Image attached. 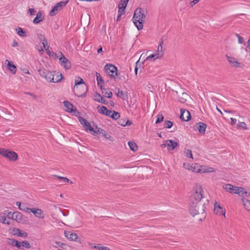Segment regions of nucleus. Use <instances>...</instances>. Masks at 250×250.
<instances>
[{
  "label": "nucleus",
  "instance_id": "obj_1",
  "mask_svg": "<svg viewBox=\"0 0 250 250\" xmlns=\"http://www.w3.org/2000/svg\"><path fill=\"white\" fill-rule=\"evenodd\" d=\"M208 200L189 201V211L193 216H197L200 221H202L206 216L205 209Z\"/></svg>",
  "mask_w": 250,
  "mask_h": 250
},
{
  "label": "nucleus",
  "instance_id": "obj_2",
  "mask_svg": "<svg viewBox=\"0 0 250 250\" xmlns=\"http://www.w3.org/2000/svg\"><path fill=\"white\" fill-rule=\"evenodd\" d=\"M146 17V12L142 8H137L135 10L132 20L138 30L143 29V22H145Z\"/></svg>",
  "mask_w": 250,
  "mask_h": 250
},
{
  "label": "nucleus",
  "instance_id": "obj_3",
  "mask_svg": "<svg viewBox=\"0 0 250 250\" xmlns=\"http://www.w3.org/2000/svg\"><path fill=\"white\" fill-rule=\"evenodd\" d=\"M208 200L204 197V191L202 186L198 184H196L191 190V195L189 201L195 200Z\"/></svg>",
  "mask_w": 250,
  "mask_h": 250
},
{
  "label": "nucleus",
  "instance_id": "obj_4",
  "mask_svg": "<svg viewBox=\"0 0 250 250\" xmlns=\"http://www.w3.org/2000/svg\"><path fill=\"white\" fill-rule=\"evenodd\" d=\"M74 91L75 94L78 97H82L86 92V86L83 80L80 77H77L75 80Z\"/></svg>",
  "mask_w": 250,
  "mask_h": 250
},
{
  "label": "nucleus",
  "instance_id": "obj_5",
  "mask_svg": "<svg viewBox=\"0 0 250 250\" xmlns=\"http://www.w3.org/2000/svg\"><path fill=\"white\" fill-rule=\"evenodd\" d=\"M223 188L227 192L237 194L242 197L247 194V191L243 192L244 189L243 188L234 186L231 184H226L223 186Z\"/></svg>",
  "mask_w": 250,
  "mask_h": 250
},
{
  "label": "nucleus",
  "instance_id": "obj_6",
  "mask_svg": "<svg viewBox=\"0 0 250 250\" xmlns=\"http://www.w3.org/2000/svg\"><path fill=\"white\" fill-rule=\"evenodd\" d=\"M0 154L10 161H15L18 159V154L12 151L4 148H0Z\"/></svg>",
  "mask_w": 250,
  "mask_h": 250
},
{
  "label": "nucleus",
  "instance_id": "obj_7",
  "mask_svg": "<svg viewBox=\"0 0 250 250\" xmlns=\"http://www.w3.org/2000/svg\"><path fill=\"white\" fill-rule=\"evenodd\" d=\"M104 70L111 78L116 79L118 75L117 68L112 64H106L104 66Z\"/></svg>",
  "mask_w": 250,
  "mask_h": 250
},
{
  "label": "nucleus",
  "instance_id": "obj_8",
  "mask_svg": "<svg viewBox=\"0 0 250 250\" xmlns=\"http://www.w3.org/2000/svg\"><path fill=\"white\" fill-rule=\"evenodd\" d=\"M178 145V143L172 140H167L163 142V144L161 145L162 148H165L167 146L168 150H173Z\"/></svg>",
  "mask_w": 250,
  "mask_h": 250
},
{
  "label": "nucleus",
  "instance_id": "obj_9",
  "mask_svg": "<svg viewBox=\"0 0 250 250\" xmlns=\"http://www.w3.org/2000/svg\"><path fill=\"white\" fill-rule=\"evenodd\" d=\"M79 121L80 122V123L83 126V127H84L86 131H94V128L91 126L90 123L84 118L82 117H79Z\"/></svg>",
  "mask_w": 250,
  "mask_h": 250
},
{
  "label": "nucleus",
  "instance_id": "obj_10",
  "mask_svg": "<svg viewBox=\"0 0 250 250\" xmlns=\"http://www.w3.org/2000/svg\"><path fill=\"white\" fill-rule=\"evenodd\" d=\"M59 61L61 65L63 66L66 69H69L71 68V64L70 62L64 56H62V57H60Z\"/></svg>",
  "mask_w": 250,
  "mask_h": 250
},
{
  "label": "nucleus",
  "instance_id": "obj_11",
  "mask_svg": "<svg viewBox=\"0 0 250 250\" xmlns=\"http://www.w3.org/2000/svg\"><path fill=\"white\" fill-rule=\"evenodd\" d=\"M180 118L184 121H188L191 119V115L189 112L186 109H181Z\"/></svg>",
  "mask_w": 250,
  "mask_h": 250
},
{
  "label": "nucleus",
  "instance_id": "obj_12",
  "mask_svg": "<svg viewBox=\"0 0 250 250\" xmlns=\"http://www.w3.org/2000/svg\"><path fill=\"white\" fill-rule=\"evenodd\" d=\"M214 211L217 214L224 215L225 217V209L217 202L214 203Z\"/></svg>",
  "mask_w": 250,
  "mask_h": 250
},
{
  "label": "nucleus",
  "instance_id": "obj_13",
  "mask_svg": "<svg viewBox=\"0 0 250 250\" xmlns=\"http://www.w3.org/2000/svg\"><path fill=\"white\" fill-rule=\"evenodd\" d=\"M163 42V40L161 39L158 47L157 53H156L157 57L154 59V61H155L156 59H161L164 56V52L162 49V44Z\"/></svg>",
  "mask_w": 250,
  "mask_h": 250
},
{
  "label": "nucleus",
  "instance_id": "obj_14",
  "mask_svg": "<svg viewBox=\"0 0 250 250\" xmlns=\"http://www.w3.org/2000/svg\"><path fill=\"white\" fill-rule=\"evenodd\" d=\"M129 0H121L119 5L118 13L124 14L127 3Z\"/></svg>",
  "mask_w": 250,
  "mask_h": 250
},
{
  "label": "nucleus",
  "instance_id": "obj_15",
  "mask_svg": "<svg viewBox=\"0 0 250 250\" xmlns=\"http://www.w3.org/2000/svg\"><path fill=\"white\" fill-rule=\"evenodd\" d=\"M207 125L202 122L197 123L195 125L196 129L199 131L201 134H204L205 133L206 129L207 128Z\"/></svg>",
  "mask_w": 250,
  "mask_h": 250
},
{
  "label": "nucleus",
  "instance_id": "obj_16",
  "mask_svg": "<svg viewBox=\"0 0 250 250\" xmlns=\"http://www.w3.org/2000/svg\"><path fill=\"white\" fill-rule=\"evenodd\" d=\"M226 57L231 67H239L240 63L236 61V59L233 57H229L228 55H226Z\"/></svg>",
  "mask_w": 250,
  "mask_h": 250
},
{
  "label": "nucleus",
  "instance_id": "obj_17",
  "mask_svg": "<svg viewBox=\"0 0 250 250\" xmlns=\"http://www.w3.org/2000/svg\"><path fill=\"white\" fill-rule=\"evenodd\" d=\"M30 212H32L37 217L41 218L44 217L43 211L41 209L31 208Z\"/></svg>",
  "mask_w": 250,
  "mask_h": 250
},
{
  "label": "nucleus",
  "instance_id": "obj_18",
  "mask_svg": "<svg viewBox=\"0 0 250 250\" xmlns=\"http://www.w3.org/2000/svg\"><path fill=\"white\" fill-rule=\"evenodd\" d=\"M63 105L66 107V110L67 112L72 113L75 112L77 110L76 108H73V104L67 101L63 102Z\"/></svg>",
  "mask_w": 250,
  "mask_h": 250
},
{
  "label": "nucleus",
  "instance_id": "obj_19",
  "mask_svg": "<svg viewBox=\"0 0 250 250\" xmlns=\"http://www.w3.org/2000/svg\"><path fill=\"white\" fill-rule=\"evenodd\" d=\"M97 129H98L97 131H95L94 130V131H93L95 133L98 134H101L103 136H104V138H105L107 139H108L110 141L112 140V137H111L109 135L106 134V131L104 130L102 128H98Z\"/></svg>",
  "mask_w": 250,
  "mask_h": 250
},
{
  "label": "nucleus",
  "instance_id": "obj_20",
  "mask_svg": "<svg viewBox=\"0 0 250 250\" xmlns=\"http://www.w3.org/2000/svg\"><path fill=\"white\" fill-rule=\"evenodd\" d=\"M65 236L70 240L76 241L78 236L76 233H72L71 231H65Z\"/></svg>",
  "mask_w": 250,
  "mask_h": 250
},
{
  "label": "nucleus",
  "instance_id": "obj_21",
  "mask_svg": "<svg viewBox=\"0 0 250 250\" xmlns=\"http://www.w3.org/2000/svg\"><path fill=\"white\" fill-rule=\"evenodd\" d=\"M43 19L44 16L42 15V11H40L37 13L36 17L33 20V22L35 24H37L43 21Z\"/></svg>",
  "mask_w": 250,
  "mask_h": 250
},
{
  "label": "nucleus",
  "instance_id": "obj_22",
  "mask_svg": "<svg viewBox=\"0 0 250 250\" xmlns=\"http://www.w3.org/2000/svg\"><path fill=\"white\" fill-rule=\"evenodd\" d=\"M96 75L98 85L100 86L101 89L103 90L104 84V81L100 75V73L96 72Z\"/></svg>",
  "mask_w": 250,
  "mask_h": 250
},
{
  "label": "nucleus",
  "instance_id": "obj_23",
  "mask_svg": "<svg viewBox=\"0 0 250 250\" xmlns=\"http://www.w3.org/2000/svg\"><path fill=\"white\" fill-rule=\"evenodd\" d=\"M14 232H15L14 234L18 236L22 237L25 238L27 236L28 234L26 232L21 230L20 229L14 228L13 229Z\"/></svg>",
  "mask_w": 250,
  "mask_h": 250
},
{
  "label": "nucleus",
  "instance_id": "obj_24",
  "mask_svg": "<svg viewBox=\"0 0 250 250\" xmlns=\"http://www.w3.org/2000/svg\"><path fill=\"white\" fill-rule=\"evenodd\" d=\"M5 64H7L8 69L11 71L13 74H15L17 71V68L11 62L6 60L5 61Z\"/></svg>",
  "mask_w": 250,
  "mask_h": 250
},
{
  "label": "nucleus",
  "instance_id": "obj_25",
  "mask_svg": "<svg viewBox=\"0 0 250 250\" xmlns=\"http://www.w3.org/2000/svg\"><path fill=\"white\" fill-rule=\"evenodd\" d=\"M95 100L106 105L108 104L107 101L103 98L99 93H97L95 95Z\"/></svg>",
  "mask_w": 250,
  "mask_h": 250
},
{
  "label": "nucleus",
  "instance_id": "obj_26",
  "mask_svg": "<svg viewBox=\"0 0 250 250\" xmlns=\"http://www.w3.org/2000/svg\"><path fill=\"white\" fill-rule=\"evenodd\" d=\"M188 95L185 92H183L180 95L178 96L179 101L182 103H185L188 98Z\"/></svg>",
  "mask_w": 250,
  "mask_h": 250
},
{
  "label": "nucleus",
  "instance_id": "obj_27",
  "mask_svg": "<svg viewBox=\"0 0 250 250\" xmlns=\"http://www.w3.org/2000/svg\"><path fill=\"white\" fill-rule=\"evenodd\" d=\"M45 75L46 76L44 78L47 81L51 82H53L54 75H53L50 71H48V73H47Z\"/></svg>",
  "mask_w": 250,
  "mask_h": 250
},
{
  "label": "nucleus",
  "instance_id": "obj_28",
  "mask_svg": "<svg viewBox=\"0 0 250 250\" xmlns=\"http://www.w3.org/2000/svg\"><path fill=\"white\" fill-rule=\"evenodd\" d=\"M128 146L130 148V149L133 151H136L138 149V146L136 144L132 141H130L128 142Z\"/></svg>",
  "mask_w": 250,
  "mask_h": 250
},
{
  "label": "nucleus",
  "instance_id": "obj_29",
  "mask_svg": "<svg viewBox=\"0 0 250 250\" xmlns=\"http://www.w3.org/2000/svg\"><path fill=\"white\" fill-rule=\"evenodd\" d=\"M98 111L103 115H105L106 111L107 110V108L104 106L98 105L97 107Z\"/></svg>",
  "mask_w": 250,
  "mask_h": 250
},
{
  "label": "nucleus",
  "instance_id": "obj_30",
  "mask_svg": "<svg viewBox=\"0 0 250 250\" xmlns=\"http://www.w3.org/2000/svg\"><path fill=\"white\" fill-rule=\"evenodd\" d=\"M17 34L21 37H25L26 36V32L21 27H18L16 28Z\"/></svg>",
  "mask_w": 250,
  "mask_h": 250
},
{
  "label": "nucleus",
  "instance_id": "obj_31",
  "mask_svg": "<svg viewBox=\"0 0 250 250\" xmlns=\"http://www.w3.org/2000/svg\"><path fill=\"white\" fill-rule=\"evenodd\" d=\"M102 93L104 94V96L106 97L107 98H111L112 97V93L111 91H109V92L106 91V89L103 88L102 90Z\"/></svg>",
  "mask_w": 250,
  "mask_h": 250
},
{
  "label": "nucleus",
  "instance_id": "obj_32",
  "mask_svg": "<svg viewBox=\"0 0 250 250\" xmlns=\"http://www.w3.org/2000/svg\"><path fill=\"white\" fill-rule=\"evenodd\" d=\"M59 10H60L59 8L58 7V6L55 5L53 7L52 9L51 10V11L50 12V15L51 16H55Z\"/></svg>",
  "mask_w": 250,
  "mask_h": 250
},
{
  "label": "nucleus",
  "instance_id": "obj_33",
  "mask_svg": "<svg viewBox=\"0 0 250 250\" xmlns=\"http://www.w3.org/2000/svg\"><path fill=\"white\" fill-rule=\"evenodd\" d=\"M120 117V114L118 112L115 111L114 110L112 111V114L111 117V118L112 119L116 120L119 119Z\"/></svg>",
  "mask_w": 250,
  "mask_h": 250
},
{
  "label": "nucleus",
  "instance_id": "obj_34",
  "mask_svg": "<svg viewBox=\"0 0 250 250\" xmlns=\"http://www.w3.org/2000/svg\"><path fill=\"white\" fill-rule=\"evenodd\" d=\"M68 2V0L66 1H62L57 3L56 5L59 8L60 10L62 9L63 7L65 6L66 4Z\"/></svg>",
  "mask_w": 250,
  "mask_h": 250
},
{
  "label": "nucleus",
  "instance_id": "obj_35",
  "mask_svg": "<svg viewBox=\"0 0 250 250\" xmlns=\"http://www.w3.org/2000/svg\"><path fill=\"white\" fill-rule=\"evenodd\" d=\"M201 168H199L197 169L196 172L198 173H204V172H208L211 171L210 169H212V168H205V167L203 168L202 167H201Z\"/></svg>",
  "mask_w": 250,
  "mask_h": 250
},
{
  "label": "nucleus",
  "instance_id": "obj_36",
  "mask_svg": "<svg viewBox=\"0 0 250 250\" xmlns=\"http://www.w3.org/2000/svg\"><path fill=\"white\" fill-rule=\"evenodd\" d=\"M62 78V75L61 73H57L56 78L54 77L53 83L59 82L61 81Z\"/></svg>",
  "mask_w": 250,
  "mask_h": 250
},
{
  "label": "nucleus",
  "instance_id": "obj_37",
  "mask_svg": "<svg viewBox=\"0 0 250 250\" xmlns=\"http://www.w3.org/2000/svg\"><path fill=\"white\" fill-rule=\"evenodd\" d=\"M42 43L43 46V48H44V50L46 51L47 54H48L49 56H50L51 52L49 50V46L47 44V42L45 41V42H42Z\"/></svg>",
  "mask_w": 250,
  "mask_h": 250
},
{
  "label": "nucleus",
  "instance_id": "obj_38",
  "mask_svg": "<svg viewBox=\"0 0 250 250\" xmlns=\"http://www.w3.org/2000/svg\"><path fill=\"white\" fill-rule=\"evenodd\" d=\"M48 70L45 69L44 68H40L38 70V72L39 74L42 77H45L46 76V74L48 73Z\"/></svg>",
  "mask_w": 250,
  "mask_h": 250
},
{
  "label": "nucleus",
  "instance_id": "obj_39",
  "mask_svg": "<svg viewBox=\"0 0 250 250\" xmlns=\"http://www.w3.org/2000/svg\"><path fill=\"white\" fill-rule=\"evenodd\" d=\"M21 249H23V248L29 249L31 247V245L27 241H23L21 242Z\"/></svg>",
  "mask_w": 250,
  "mask_h": 250
},
{
  "label": "nucleus",
  "instance_id": "obj_40",
  "mask_svg": "<svg viewBox=\"0 0 250 250\" xmlns=\"http://www.w3.org/2000/svg\"><path fill=\"white\" fill-rule=\"evenodd\" d=\"M184 153L187 157L193 159L192 152L190 150L185 149L184 151Z\"/></svg>",
  "mask_w": 250,
  "mask_h": 250
},
{
  "label": "nucleus",
  "instance_id": "obj_41",
  "mask_svg": "<svg viewBox=\"0 0 250 250\" xmlns=\"http://www.w3.org/2000/svg\"><path fill=\"white\" fill-rule=\"evenodd\" d=\"M8 243L12 245V246L15 247V245H16L18 244V240H16L13 238H8Z\"/></svg>",
  "mask_w": 250,
  "mask_h": 250
},
{
  "label": "nucleus",
  "instance_id": "obj_42",
  "mask_svg": "<svg viewBox=\"0 0 250 250\" xmlns=\"http://www.w3.org/2000/svg\"><path fill=\"white\" fill-rule=\"evenodd\" d=\"M238 128H242L243 129H247L246 124L245 122H240L237 124Z\"/></svg>",
  "mask_w": 250,
  "mask_h": 250
},
{
  "label": "nucleus",
  "instance_id": "obj_43",
  "mask_svg": "<svg viewBox=\"0 0 250 250\" xmlns=\"http://www.w3.org/2000/svg\"><path fill=\"white\" fill-rule=\"evenodd\" d=\"M31 208H27L25 204H23L21 205V207L20 208V209L27 212H30Z\"/></svg>",
  "mask_w": 250,
  "mask_h": 250
},
{
  "label": "nucleus",
  "instance_id": "obj_44",
  "mask_svg": "<svg viewBox=\"0 0 250 250\" xmlns=\"http://www.w3.org/2000/svg\"><path fill=\"white\" fill-rule=\"evenodd\" d=\"M14 219L13 220H21V216H22V215L21 213L20 212H14Z\"/></svg>",
  "mask_w": 250,
  "mask_h": 250
},
{
  "label": "nucleus",
  "instance_id": "obj_45",
  "mask_svg": "<svg viewBox=\"0 0 250 250\" xmlns=\"http://www.w3.org/2000/svg\"><path fill=\"white\" fill-rule=\"evenodd\" d=\"M117 95L118 97H120L124 100L125 99V97L126 96V94L123 91H120L119 88H118V92Z\"/></svg>",
  "mask_w": 250,
  "mask_h": 250
},
{
  "label": "nucleus",
  "instance_id": "obj_46",
  "mask_svg": "<svg viewBox=\"0 0 250 250\" xmlns=\"http://www.w3.org/2000/svg\"><path fill=\"white\" fill-rule=\"evenodd\" d=\"M172 125H173V123L168 120L166 121L165 122L164 125L165 127L168 128H171V126H172Z\"/></svg>",
  "mask_w": 250,
  "mask_h": 250
},
{
  "label": "nucleus",
  "instance_id": "obj_47",
  "mask_svg": "<svg viewBox=\"0 0 250 250\" xmlns=\"http://www.w3.org/2000/svg\"><path fill=\"white\" fill-rule=\"evenodd\" d=\"M164 117L162 114H159L157 115V120L156 121V124L160 123L164 120Z\"/></svg>",
  "mask_w": 250,
  "mask_h": 250
},
{
  "label": "nucleus",
  "instance_id": "obj_48",
  "mask_svg": "<svg viewBox=\"0 0 250 250\" xmlns=\"http://www.w3.org/2000/svg\"><path fill=\"white\" fill-rule=\"evenodd\" d=\"M242 201L244 205L246 207H249L250 206V201L246 198H242Z\"/></svg>",
  "mask_w": 250,
  "mask_h": 250
},
{
  "label": "nucleus",
  "instance_id": "obj_49",
  "mask_svg": "<svg viewBox=\"0 0 250 250\" xmlns=\"http://www.w3.org/2000/svg\"><path fill=\"white\" fill-rule=\"evenodd\" d=\"M37 36L38 38L40 40V41H42V42H45V41H47L45 37L42 34H38L37 35Z\"/></svg>",
  "mask_w": 250,
  "mask_h": 250
},
{
  "label": "nucleus",
  "instance_id": "obj_50",
  "mask_svg": "<svg viewBox=\"0 0 250 250\" xmlns=\"http://www.w3.org/2000/svg\"><path fill=\"white\" fill-rule=\"evenodd\" d=\"M6 220V217L4 216H0V222L3 223V224H7L8 225H9L10 223L9 222L5 223V221Z\"/></svg>",
  "mask_w": 250,
  "mask_h": 250
},
{
  "label": "nucleus",
  "instance_id": "obj_51",
  "mask_svg": "<svg viewBox=\"0 0 250 250\" xmlns=\"http://www.w3.org/2000/svg\"><path fill=\"white\" fill-rule=\"evenodd\" d=\"M103 248H104V246H102L101 245V244H97L96 245H94L93 246V248L96 249H98L99 250H103L102 249H103Z\"/></svg>",
  "mask_w": 250,
  "mask_h": 250
},
{
  "label": "nucleus",
  "instance_id": "obj_52",
  "mask_svg": "<svg viewBox=\"0 0 250 250\" xmlns=\"http://www.w3.org/2000/svg\"><path fill=\"white\" fill-rule=\"evenodd\" d=\"M236 36L238 38V42L239 43H242L244 42L243 38L241 37L239 34H236Z\"/></svg>",
  "mask_w": 250,
  "mask_h": 250
},
{
  "label": "nucleus",
  "instance_id": "obj_53",
  "mask_svg": "<svg viewBox=\"0 0 250 250\" xmlns=\"http://www.w3.org/2000/svg\"><path fill=\"white\" fill-rule=\"evenodd\" d=\"M125 120L124 119H121L119 121V124L121 125L125 126Z\"/></svg>",
  "mask_w": 250,
  "mask_h": 250
},
{
  "label": "nucleus",
  "instance_id": "obj_54",
  "mask_svg": "<svg viewBox=\"0 0 250 250\" xmlns=\"http://www.w3.org/2000/svg\"><path fill=\"white\" fill-rule=\"evenodd\" d=\"M14 216V213L11 211L8 212L7 215V216L8 218L12 219H14V218H13Z\"/></svg>",
  "mask_w": 250,
  "mask_h": 250
},
{
  "label": "nucleus",
  "instance_id": "obj_55",
  "mask_svg": "<svg viewBox=\"0 0 250 250\" xmlns=\"http://www.w3.org/2000/svg\"><path fill=\"white\" fill-rule=\"evenodd\" d=\"M155 57H156V58L157 57L156 54H151V55H149V56H148V57L146 58V61L150 60H151V59H152V58H154Z\"/></svg>",
  "mask_w": 250,
  "mask_h": 250
},
{
  "label": "nucleus",
  "instance_id": "obj_56",
  "mask_svg": "<svg viewBox=\"0 0 250 250\" xmlns=\"http://www.w3.org/2000/svg\"><path fill=\"white\" fill-rule=\"evenodd\" d=\"M112 114V111L107 110L105 112V115L111 118Z\"/></svg>",
  "mask_w": 250,
  "mask_h": 250
},
{
  "label": "nucleus",
  "instance_id": "obj_57",
  "mask_svg": "<svg viewBox=\"0 0 250 250\" xmlns=\"http://www.w3.org/2000/svg\"><path fill=\"white\" fill-rule=\"evenodd\" d=\"M55 243L57 245H58L59 247H60L61 248H62L63 247V246L65 245V244L64 243H63L61 242H58V241H56L55 242Z\"/></svg>",
  "mask_w": 250,
  "mask_h": 250
},
{
  "label": "nucleus",
  "instance_id": "obj_58",
  "mask_svg": "<svg viewBox=\"0 0 250 250\" xmlns=\"http://www.w3.org/2000/svg\"><path fill=\"white\" fill-rule=\"evenodd\" d=\"M28 11L31 15H34L36 13L35 9L33 8H29Z\"/></svg>",
  "mask_w": 250,
  "mask_h": 250
},
{
  "label": "nucleus",
  "instance_id": "obj_59",
  "mask_svg": "<svg viewBox=\"0 0 250 250\" xmlns=\"http://www.w3.org/2000/svg\"><path fill=\"white\" fill-rule=\"evenodd\" d=\"M24 93L25 94L29 95L30 96H32L35 100L37 99V96L35 95H34V94L32 93H30V92H25Z\"/></svg>",
  "mask_w": 250,
  "mask_h": 250
},
{
  "label": "nucleus",
  "instance_id": "obj_60",
  "mask_svg": "<svg viewBox=\"0 0 250 250\" xmlns=\"http://www.w3.org/2000/svg\"><path fill=\"white\" fill-rule=\"evenodd\" d=\"M230 120H231L230 124L232 125H234L237 122V120L236 119L232 118H230Z\"/></svg>",
  "mask_w": 250,
  "mask_h": 250
},
{
  "label": "nucleus",
  "instance_id": "obj_61",
  "mask_svg": "<svg viewBox=\"0 0 250 250\" xmlns=\"http://www.w3.org/2000/svg\"><path fill=\"white\" fill-rule=\"evenodd\" d=\"M21 242H19L18 241V244L16 245H15V247H17L19 249H21Z\"/></svg>",
  "mask_w": 250,
  "mask_h": 250
},
{
  "label": "nucleus",
  "instance_id": "obj_62",
  "mask_svg": "<svg viewBox=\"0 0 250 250\" xmlns=\"http://www.w3.org/2000/svg\"><path fill=\"white\" fill-rule=\"evenodd\" d=\"M132 124V122L130 120H127V121L125 122V126L126 125H130Z\"/></svg>",
  "mask_w": 250,
  "mask_h": 250
},
{
  "label": "nucleus",
  "instance_id": "obj_63",
  "mask_svg": "<svg viewBox=\"0 0 250 250\" xmlns=\"http://www.w3.org/2000/svg\"><path fill=\"white\" fill-rule=\"evenodd\" d=\"M13 47H17L19 45V43L16 41H13V44L12 45Z\"/></svg>",
  "mask_w": 250,
  "mask_h": 250
},
{
  "label": "nucleus",
  "instance_id": "obj_64",
  "mask_svg": "<svg viewBox=\"0 0 250 250\" xmlns=\"http://www.w3.org/2000/svg\"><path fill=\"white\" fill-rule=\"evenodd\" d=\"M57 58L62 57V56H64L63 54L61 52H59L57 54H56Z\"/></svg>",
  "mask_w": 250,
  "mask_h": 250
}]
</instances>
